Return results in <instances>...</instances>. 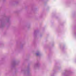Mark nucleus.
<instances>
[{
    "mask_svg": "<svg viewBox=\"0 0 76 76\" xmlns=\"http://www.w3.org/2000/svg\"><path fill=\"white\" fill-rule=\"evenodd\" d=\"M37 56H38V54H37Z\"/></svg>",
    "mask_w": 76,
    "mask_h": 76,
    "instance_id": "nucleus-1",
    "label": "nucleus"
}]
</instances>
